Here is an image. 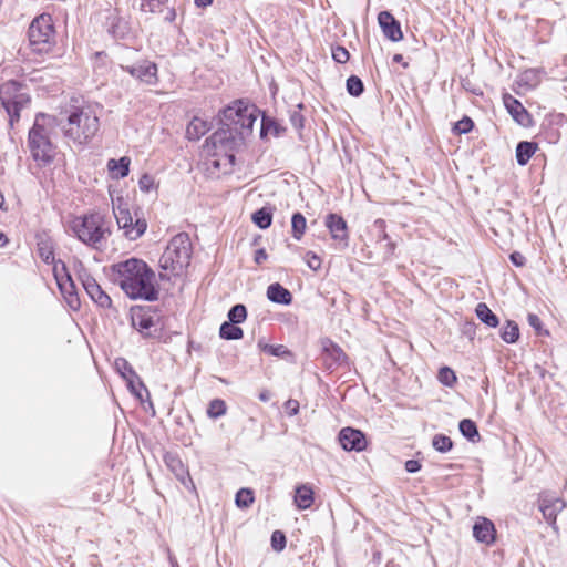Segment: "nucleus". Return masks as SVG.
<instances>
[{
	"label": "nucleus",
	"instance_id": "nucleus-61",
	"mask_svg": "<svg viewBox=\"0 0 567 567\" xmlns=\"http://www.w3.org/2000/svg\"><path fill=\"white\" fill-rule=\"evenodd\" d=\"M259 400L262 401V402H268L271 398V394L268 390H262L259 395H258Z\"/></svg>",
	"mask_w": 567,
	"mask_h": 567
},
{
	"label": "nucleus",
	"instance_id": "nucleus-58",
	"mask_svg": "<svg viewBox=\"0 0 567 567\" xmlns=\"http://www.w3.org/2000/svg\"><path fill=\"white\" fill-rule=\"evenodd\" d=\"M395 247H396L395 243L388 240V243L385 245V251H384L385 260L390 259L393 256Z\"/></svg>",
	"mask_w": 567,
	"mask_h": 567
},
{
	"label": "nucleus",
	"instance_id": "nucleus-16",
	"mask_svg": "<svg viewBox=\"0 0 567 567\" xmlns=\"http://www.w3.org/2000/svg\"><path fill=\"white\" fill-rule=\"evenodd\" d=\"M504 106L512 115L515 122L524 127H529L533 124V118L523 104L508 93L503 95Z\"/></svg>",
	"mask_w": 567,
	"mask_h": 567
},
{
	"label": "nucleus",
	"instance_id": "nucleus-12",
	"mask_svg": "<svg viewBox=\"0 0 567 567\" xmlns=\"http://www.w3.org/2000/svg\"><path fill=\"white\" fill-rule=\"evenodd\" d=\"M340 445L344 451L362 452L367 449L368 441L364 433L358 429L343 427L338 435Z\"/></svg>",
	"mask_w": 567,
	"mask_h": 567
},
{
	"label": "nucleus",
	"instance_id": "nucleus-13",
	"mask_svg": "<svg viewBox=\"0 0 567 567\" xmlns=\"http://www.w3.org/2000/svg\"><path fill=\"white\" fill-rule=\"evenodd\" d=\"M324 225L329 229L332 239L338 241L342 248H347L349 245V233L344 218L338 214L330 213L326 216Z\"/></svg>",
	"mask_w": 567,
	"mask_h": 567
},
{
	"label": "nucleus",
	"instance_id": "nucleus-30",
	"mask_svg": "<svg viewBox=\"0 0 567 567\" xmlns=\"http://www.w3.org/2000/svg\"><path fill=\"white\" fill-rule=\"evenodd\" d=\"M476 317L487 327L496 328L499 324L497 316L484 302H480L475 309Z\"/></svg>",
	"mask_w": 567,
	"mask_h": 567
},
{
	"label": "nucleus",
	"instance_id": "nucleus-4",
	"mask_svg": "<svg viewBox=\"0 0 567 567\" xmlns=\"http://www.w3.org/2000/svg\"><path fill=\"white\" fill-rule=\"evenodd\" d=\"M192 243L186 233L174 236L159 258V267L172 275H179L189 265Z\"/></svg>",
	"mask_w": 567,
	"mask_h": 567
},
{
	"label": "nucleus",
	"instance_id": "nucleus-15",
	"mask_svg": "<svg viewBox=\"0 0 567 567\" xmlns=\"http://www.w3.org/2000/svg\"><path fill=\"white\" fill-rule=\"evenodd\" d=\"M538 503L539 511L550 525L556 523L557 514L566 506V503L561 498L555 497L545 492L539 494Z\"/></svg>",
	"mask_w": 567,
	"mask_h": 567
},
{
	"label": "nucleus",
	"instance_id": "nucleus-14",
	"mask_svg": "<svg viewBox=\"0 0 567 567\" xmlns=\"http://www.w3.org/2000/svg\"><path fill=\"white\" fill-rule=\"evenodd\" d=\"M80 279L87 296L101 308H110L112 300L110 296L102 290L96 280L89 274L80 275Z\"/></svg>",
	"mask_w": 567,
	"mask_h": 567
},
{
	"label": "nucleus",
	"instance_id": "nucleus-51",
	"mask_svg": "<svg viewBox=\"0 0 567 567\" xmlns=\"http://www.w3.org/2000/svg\"><path fill=\"white\" fill-rule=\"evenodd\" d=\"M290 122L296 130H302L305 126V118L299 111L291 112Z\"/></svg>",
	"mask_w": 567,
	"mask_h": 567
},
{
	"label": "nucleus",
	"instance_id": "nucleus-42",
	"mask_svg": "<svg viewBox=\"0 0 567 567\" xmlns=\"http://www.w3.org/2000/svg\"><path fill=\"white\" fill-rule=\"evenodd\" d=\"M347 92L358 97L364 92V84L362 80L357 75H350L346 82Z\"/></svg>",
	"mask_w": 567,
	"mask_h": 567
},
{
	"label": "nucleus",
	"instance_id": "nucleus-23",
	"mask_svg": "<svg viewBox=\"0 0 567 567\" xmlns=\"http://www.w3.org/2000/svg\"><path fill=\"white\" fill-rule=\"evenodd\" d=\"M543 73L542 69H527L518 75L516 83L525 91L534 90L542 82Z\"/></svg>",
	"mask_w": 567,
	"mask_h": 567
},
{
	"label": "nucleus",
	"instance_id": "nucleus-44",
	"mask_svg": "<svg viewBox=\"0 0 567 567\" xmlns=\"http://www.w3.org/2000/svg\"><path fill=\"white\" fill-rule=\"evenodd\" d=\"M432 446L440 453H446L452 450L453 441L444 434H435L432 440Z\"/></svg>",
	"mask_w": 567,
	"mask_h": 567
},
{
	"label": "nucleus",
	"instance_id": "nucleus-31",
	"mask_svg": "<svg viewBox=\"0 0 567 567\" xmlns=\"http://www.w3.org/2000/svg\"><path fill=\"white\" fill-rule=\"evenodd\" d=\"M130 158L121 157L120 159H110L107 168L114 174L116 178H124L130 173Z\"/></svg>",
	"mask_w": 567,
	"mask_h": 567
},
{
	"label": "nucleus",
	"instance_id": "nucleus-47",
	"mask_svg": "<svg viewBox=\"0 0 567 567\" xmlns=\"http://www.w3.org/2000/svg\"><path fill=\"white\" fill-rule=\"evenodd\" d=\"M271 547L276 551H282L287 544L286 535L281 530H275L271 534Z\"/></svg>",
	"mask_w": 567,
	"mask_h": 567
},
{
	"label": "nucleus",
	"instance_id": "nucleus-25",
	"mask_svg": "<svg viewBox=\"0 0 567 567\" xmlns=\"http://www.w3.org/2000/svg\"><path fill=\"white\" fill-rule=\"evenodd\" d=\"M267 298L274 302L288 306L292 302L291 292L279 282H275L267 288Z\"/></svg>",
	"mask_w": 567,
	"mask_h": 567
},
{
	"label": "nucleus",
	"instance_id": "nucleus-50",
	"mask_svg": "<svg viewBox=\"0 0 567 567\" xmlns=\"http://www.w3.org/2000/svg\"><path fill=\"white\" fill-rule=\"evenodd\" d=\"M138 187L142 192L148 193L154 187V178L148 174L142 175Z\"/></svg>",
	"mask_w": 567,
	"mask_h": 567
},
{
	"label": "nucleus",
	"instance_id": "nucleus-35",
	"mask_svg": "<svg viewBox=\"0 0 567 567\" xmlns=\"http://www.w3.org/2000/svg\"><path fill=\"white\" fill-rule=\"evenodd\" d=\"M251 219L260 229H267L272 223V209L270 207H261L252 214Z\"/></svg>",
	"mask_w": 567,
	"mask_h": 567
},
{
	"label": "nucleus",
	"instance_id": "nucleus-18",
	"mask_svg": "<svg viewBox=\"0 0 567 567\" xmlns=\"http://www.w3.org/2000/svg\"><path fill=\"white\" fill-rule=\"evenodd\" d=\"M132 326L144 337L154 338L155 334L152 332V328L155 326L154 316L150 310L140 308L132 312Z\"/></svg>",
	"mask_w": 567,
	"mask_h": 567
},
{
	"label": "nucleus",
	"instance_id": "nucleus-9",
	"mask_svg": "<svg viewBox=\"0 0 567 567\" xmlns=\"http://www.w3.org/2000/svg\"><path fill=\"white\" fill-rule=\"evenodd\" d=\"M40 118L44 120V114H39L31 130L29 131L28 144L34 161L42 164H49L54 157V146L50 141L44 125L40 124Z\"/></svg>",
	"mask_w": 567,
	"mask_h": 567
},
{
	"label": "nucleus",
	"instance_id": "nucleus-27",
	"mask_svg": "<svg viewBox=\"0 0 567 567\" xmlns=\"http://www.w3.org/2000/svg\"><path fill=\"white\" fill-rule=\"evenodd\" d=\"M537 150L535 142L522 141L516 146V161L520 166L526 165Z\"/></svg>",
	"mask_w": 567,
	"mask_h": 567
},
{
	"label": "nucleus",
	"instance_id": "nucleus-40",
	"mask_svg": "<svg viewBox=\"0 0 567 567\" xmlns=\"http://www.w3.org/2000/svg\"><path fill=\"white\" fill-rule=\"evenodd\" d=\"M306 225H307L306 218L301 213L297 212L292 215L291 231H292V237L295 239H297V240L301 239V237L303 236L305 230H306Z\"/></svg>",
	"mask_w": 567,
	"mask_h": 567
},
{
	"label": "nucleus",
	"instance_id": "nucleus-17",
	"mask_svg": "<svg viewBox=\"0 0 567 567\" xmlns=\"http://www.w3.org/2000/svg\"><path fill=\"white\" fill-rule=\"evenodd\" d=\"M378 22L384 37L388 38L389 40L398 42L403 39L401 24L391 12L381 11L378 14Z\"/></svg>",
	"mask_w": 567,
	"mask_h": 567
},
{
	"label": "nucleus",
	"instance_id": "nucleus-52",
	"mask_svg": "<svg viewBox=\"0 0 567 567\" xmlns=\"http://www.w3.org/2000/svg\"><path fill=\"white\" fill-rule=\"evenodd\" d=\"M285 409H286L288 415L293 416V415L298 414V412H299V402L297 400L289 399L285 403Z\"/></svg>",
	"mask_w": 567,
	"mask_h": 567
},
{
	"label": "nucleus",
	"instance_id": "nucleus-34",
	"mask_svg": "<svg viewBox=\"0 0 567 567\" xmlns=\"http://www.w3.org/2000/svg\"><path fill=\"white\" fill-rule=\"evenodd\" d=\"M458 429H460V432L462 433V435L464 437H466L468 441H471L473 443L480 441L481 436L478 433L477 425L471 419H463L458 423Z\"/></svg>",
	"mask_w": 567,
	"mask_h": 567
},
{
	"label": "nucleus",
	"instance_id": "nucleus-6",
	"mask_svg": "<svg viewBox=\"0 0 567 567\" xmlns=\"http://www.w3.org/2000/svg\"><path fill=\"white\" fill-rule=\"evenodd\" d=\"M112 207L118 229L128 240H136L145 234L147 221L138 209L132 214L127 200L122 196L112 199Z\"/></svg>",
	"mask_w": 567,
	"mask_h": 567
},
{
	"label": "nucleus",
	"instance_id": "nucleus-10",
	"mask_svg": "<svg viewBox=\"0 0 567 567\" xmlns=\"http://www.w3.org/2000/svg\"><path fill=\"white\" fill-rule=\"evenodd\" d=\"M59 264H61V271L63 274L60 272V270L58 268V264H55L54 268H53V272H54V277H55L58 287H59L62 296L64 297L68 306L72 310H79L81 302H80V299H79V296L76 292L75 284L72 280L70 274L68 272L65 264L62 262L61 260L59 261Z\"/></svg>",
	"mask_w": 567,
	"mask_h": 567
},
{
	"label": "nucleus",
	"instance_id": "nucleus-49",
	"mask_svg": "<svg viewBox=\"0 0 567 567\" xmlns=\"http://www.w3.org/2000/svg\"><path fill=\"white\" fill-rule=\"evenodd\" d=\"M332 59L340 64H343L349 61L350 53L349 51L341 45H337L332 48Z\"/></svg>",
	"mask_w": 567,
	"mask_h": 567
},
{
	"label": "nucleus",
	"instance_id": "nucleus-39",
	"mask_svg": "<svg viewBox=\"0 0 567 567\" xmlns=\"http://www.w3.org/2000/svg\"><path fill=\"white\" fill-rule=\"evenodd\" d=\"M258 347L261 351L279 358L290 357V350L284 344H268L262 342L261 340L258 342Z\"/></svg>",
	"mask_w": 567,
	"mask_h": 567
},
{
	"label": "nucleus",
	"instance_id": "nucleus-33",
	"mask_svg": "<svg viewBox=\"0 0 567 567\" xmlns=\"http://www.w3.org/2000/svg\"><path fill=\"white\" fill-rule=\"evenodd\" d=\"M126 385L131 393L141 402L150 400V392L145 384L143 383V381L141 380L140 375H137L136 379H128V381H126Z\"/></svg>",
	"mask_w": 567,
	"mask_h": 567
},
{
	"label": "nucleus",
	"instance_id": "nucleus-29",
	"mask_svg": "<svg viewBox=\"0 0 567 567\" xmlns=\"http://www.w3.org/2000/svg\"><path fill=\"white\" fill-rule=\"evenodd\" d=\"M313 503V491L307 485H300L296 488L295 504L299 509H307Z\"/></svg>",
	"mask_w": 567,
	"mask_h": 567
},
{
	"label": "nucleus",
	"instance_id": "nucleus-53",
	"mask_svg": "<svg viewBox=\"0 0 567 567\" xmlns=\"http://www.w3.org/2000/svg\"><path fill=\"white\" fill-rule=\"evenodd\" d=\"M527 321L529 326L533 327L538 334H542V321L537 315L528 313Z\"/></svg>",
	"mask_w": 567,
	"mask_h": 567
},
{
	"label": "nucleus",
	"instance_id": "nucleus-63",
	"mask_svg": "<svg viewBox=\"0 0 567 567\" xmlns=\"http://www.w3.org/2000/svg\"><path fill=\"white\" fill-rule=\"evenodd\" d=\"M8 243V237L6 234L0 233V247H3Z\"/></svg>",
	"mask_w": 567,
	"mask_h": 567
},
{
	"label": "nucleus",
	"instance_id": "nucleus-37",
	"mask_svg": "<svg viewBox=\"0 0 567 567\" xmlns=\"http://www.w3.org/2000/svg\"><path fill=\"white\" fill-rule=\"evenodd\" d=\"M501 338L506 343H515L519 338L518 324L513 320H507L501 330Z\"/></svg>",
	"mask_w": 567,
	"mask_h": 567
},
{
	"label": "nucleus",
	"instance_id": "nucleus-62",
	"mask_svg": "<svg viewBox=\"0 0 567 567\" xmlns=\"http://www.w3.org/2000/svg\"><path fill=\"white\" fill-rule=\"evenodd\" d=\"M213 0H195L197 7H207Z\"/></svg>",
	"mask_w": 567,
	"mask_h": 567
},
{
	"label": "nucleus",
	"instance_id": "nucleus-7",
	"mask_svg": "<svg viewBox=\"0 0 567 567\" xmlns=\"http://www.w3.org/2000/svg\"><path fill=\"white\" fill-rule=\"evenodd\" d=\"M258 110L243 101H236L223 110L221 125L231 126L237 135L244 136L251 132L257 120Z\"/></svg>",
	"mask_w": 567,
	"mask_h": 567
},
{
	"label": "nucleus",
	"instance_id": "nucleus-45",
	"mask_svg": "<svg viewBox=\"0 0 567 567\" xmlns=\"http://www.w3.org/2000/svg\"><path fill=\"white\" fill-rule=\"evenodd\" d=\"M254 494L249 488H241L236 493L235 502L240 508H247L254 503Z\"/></svg>",
	"mask_w": 567,
	"mask_h": 567
},
{
	"label": "nucleus",
	"instance_id": "nucleus-20",
	"mask_svg": "<svg viewBox=\"0 0 567 567\" xmlns=\"http://www.w3.org/2000/svg\"><path fill=\"white\" fill-rule=\"evenodd\" d=\"M473 536L480 543L491 545L495 542L496 529L487 518H480L473 526Z\"/></svg>",
	"mask_w": 567,
	"mask_h": 567
},
{
	"label": "nucleus",
	"instance_id": "nucleus-21",
	"mask_svg": "<svg viewBox=\"0 0 567 567\" xmlns=\"http://www.w3.org/2000/svg\"><path fill=\"white\" fill-rule=\"evenodd\" d=\"M165 463L169 467V470L174 473L176 478L185 486L194 488L193 480L189 475L188 470L185 467L181 458L173 454L165 455Z\"/></svg>",
	"mask_w": 567,
	"mask_h": 567
},
{
	"label": "nucleus",
	"instance_id": "nucleus-38",
	"mask_svg": "<svg viewBox=\"0 0 567 567\" xmlns=\"http://www.w3.org/2000/svg\"><path fill=\"white\" fill-rule=\"evenodd\" d=\"M114 367L116 371L120 373V375L125 380V382L132 378L136 379V377L138 375L131 365V363L125 358L115 359Z\"/></svg>",
	"mask_w": 567,
	"mask_h": 567
},
{
	"label": "nucleus",
	"instance_id": "nucleus-55",
	"mask_svg": "<svg viewBox=\"0 0 567 567\" xmlns=\"http://www.w3.org/2000/svg\"><path fill=\"white\" fill-rule=\"evenodd\" d=\"M509 259L516 267H523L526 262V258L518 251L512 252Z\"/></svg>",
	"mask_w": 567,
	"mask_h": 567
},
{
	"label": "nucleus",
	"instance_id": "nucleus-59",
	"mask_svg": "<svg viewBox=\"0 0 567 567\" xmlns=\"http://www.w3.org/2000/svg\"><path fill=\"white\" fill-rule=\"evenodd\" d=\"M268 258V255L264 248L257 249L255 252V262L260 265Z\"/></svg>",
	"mask_w": 567,
	"mask_h": 567
},
{
	"label": "nucleus",
	"instance_id": "nucleus-1",
	"mask_svg": "<svg viewBox=\"0 0 567 567\" xmlns=\"http://www.w3.org/2000/svg\"><path fill=\"white\" fill-rule=\"evenodd\" d=\"M113 280L131 299L155 301L158 299V287L154 270L142 259L128 258L112 265Z\"/></svg>",
	"mask_w": 567,
	"mask_h": 567
},
{
	"label": "nucleus",
	"instance_id": "nucleus-19",
	"mask_svg": "<svg viewBox=\"0 0 567 567\" xmlns=\"http://www.w3.org/2000/svg\"><path fill=\"white\" fill-rule=\"evenodd\" d=\"M322 350L324 364L328 369H334L347 359L343 350L330 339L322 340Z\"/></svg>",
	"mask_w": 567,
	"mask_h": 567
},
{
	"label": "nucleus",
	"instance_id": "nucleus-60",
	"mask_svg": "<svg viewBox=\"0 0 567 567\" xmlns=\"http://www.w3.org/2000/svg\"><path fill=\"white\" fill-rule=\"evenodd\" d=\"M393 62L395 63H401L403 65V68H408L409 66V63L408 62H404V58L402 54H394L393 58H392Z\"/></svg>",
	"mask_w": 567,
	"mask_h": 567
},
{
	"label": "nucleus",
	"instance_id": "nucleus-24",
	"mask_svg": "<svg viewBox=\"0 0 567 567\" xmlns=\"http://www.w3.org/2000/svg\"><path fill=\"white\" fill-rule=\"evenodd\" d=\"M109 33L115 39H125L130 34V24L128 21L120 17L117 14H113L109 17Z\"/></svg>",
	"mask_w": 567,
	"mask_h": 567
},
{
	"label": "nucleus",
	"instance_id": "nucleus-5",
	"mask_svg": "<svg viewBox=\"0 0 567 567\" xmlns=\"http://www.w3.org/2000/svg\"><path fill=\"white\" fill-rule=\"evenodd\" d=\"M28 38L33 52H51L56 44V32L51 14L41 13L35 17L29 25Z\"/></svg>",
	"mask_w": 567,
	"mask_h": 567
},
{
	"label": "nucleus",
	"instance_id": "nucleus-28",
	"mask_svg": "<svg viewBox=\"0 0 567 567\" xmlns=\"http://www.w3.org/2000/svg\"><path fill=\"white\" fill-rule=\"evenodd\" d=\"M285 131L286 128L276 118L262 115L260 130L261 138L269 134L279 137Z\"/></svg>",
	"mask_w": 567,
	"mask_h": 567
},
{
	"label": "nucleus",
	"instance_id": "nucleus-43",
	"mask_svg": "<svg viewBox=\"0 0 567 567\" xmlns=\"http://www.w3.org/2000/svg\"><path fill=\"white\" fill-rule=\"evenodd\" d=\"M247 318V309L244 305L237 303L230 308L228 311V321L231 323L239 324L244 322Z\"/></svg>",
	"mask_w": 567,
	"mask_h": 567
},
{
	"label": "nucleus",
	"instance_id": "nucleus-22",
	"mask_svg": "<svg viewBox=\"0 0 567 567\" xmlns=\"http://www.w3.org/2000/svg\"><path fill=\"white\" fill-rule=\"evenodd\" d=\"M236 136L237 134L233 131L231 126L223 125L206 140V144L212 145L214 148L227 147L234 142Z\"/></svg>",
	"mask_w": 567,
	"mask_h": 567
},
{
	"label": "nucleus",
	"instance_id": "nucleus-11",
	"mask_svg": "<svg viewBox=\"0 0 567 567\" xmlns=\"http://www.w3.org/2000/svg\"><path fill=\"white\" fill-rule=\"evenodd\" d=\"M122 69L146 85H156L158 82V70L154 62L142 60L132 65H122Z\"/></svg>",
	"mask_w": 567,
	"mask_h": 567
},
{
	"label": "nucleus",
	"instance_id": "nucleus-46",
	"mask_svg": "<svg viewBox=\"0 0 567 567\" xmlns=\"http://www.w3.org/2000/svg\"><path fill=\"white\" fill-rule=\"evenodd\" d=\"M437 379L443 385L450 388L453 386L457 381L455 372L449 367H442L439 370Z\"/></svg>",
	"mask_w": 567,
	"mask_h": 567
},
{
	"label": "nucleus",
	"instance_id": "nucleus-32",
	"mask_svg": "<svg viewBox=\"0 0 567 567\" xmlns=\"http://www.w3.org/2000/svg\"><path fill=\"white\" fill-rule=\"evenodd\" d=\"M38 254L41 260L48 265L54 264V249L52 241L48 238H40L38 240Z\"/></svg>",
	"mask_w": 567,
	"mask_h": 567
},
{
	"label": "nucleus",
	"instance_id": "nucleus-41",
	"mask_svg": "<svg viewBox=\"0 0 567 567\" xmlns=\"http://www.w3.org/2000/svg\"><path fill=\"white\" fill-rule=\"evenodd\" d=\"M227 405L221 399H214L209 402L207 408V415L210 419H218L226 414Z\"/></svg>",
	"mask_w": 567,
	"mask_h": 567
},
{
	"label": "nucleus",
	"instance_id": "nucleus-64",
	"mask_svg": "<svg viewBox=\"0 0 567 567\" xmlns=\"http://www.w3.org/2000/svg\"><path fill=\"white\" fill-rule=\"evenodd\" d=\"M168 559H169L171 567H179V565H178V563H177L175 557L169 556Z\"/></svg>",
	"mask_w": 567,
	"mask_h": 567
},
{
	"label": "nucleus",
	"instance_id": "nucleus-26",
	"mask_svg": "<svg viewBox=\"0 0 567 567\" xmlns=\"http://www.w3.org/2000/svg\"><path fill=\"white\" fill-rule=\"evenodd\" d=\"M209 131V125L206 121L194 117L186 127V137L190 141H198Z\"/></svg>",
	"mask_w": 567,
	"mask_h": 567
},
{
	"label": "nucleus",
	"instance_id": "nucleus-56",
	"mask_svg": "<svg viewBox=\"0 0 567 567\" xmlns=\"http://www.w3.org/2000/svg\"><path fill=\"white\" fill-rule=\"evenodd\" d=\"M374 226L380 228V230H381L380 235L378 236L379 241L380 240H386V241L390 240L389 235L384 230L385 221L383 219H377L374 221Z\"/></svg>",
	"mask_w": 567,
	"mask_h": 567
},
{
	"label": "nucleus",
	"instance_id": "nucleus-8",
	"mask_svg": "<svg viewBox=\"0 0 567 567\" xmlns=\"http://www.w3.org/2000/svg\"><path fill=\"white\" fill-rule=\"evenodd\" d=\"M0 102L9 116L10 125L13 126L20 118V111L30 104L31 99L24 85L11 80L0 86Z\"/></svg>",
	"mask_w": 567,
	"mask_h": 567
},
{
	"label": "nucleus",
	"instance_id": "nucleus-54",
	"mask_svg": "<svg viewBox=\"0 0 567 567\" xmlns=\"http://www.w3.org/2000/svg\"><path fill=\"white\" fill-rule=\"evenodd\" d=\"M421 467V463L417 460H408L404 464V468L409 473H416Z\"/></svg>",
	"mask_w": 567,
	"mask_h": 567
},
{
	"label": "nucleus",
	"instance_id": "nucleus-2",
	"mask_svg": "<svg viewBox=\"0 0 567 567\" xmlns=\"http://www.w3.org/2000/svg\"><path fill=\"white\" fill-rule=\"evenodd\" d=\"M58 125L65 138L84 145L99 132L100 120L93 105L81 97L73 96L61 113Z\"/></svg>",
	"mask_w": 567,
	"mask_h": 567
},
{
	"label": "nucleus",
	"instance_id": "nucleus-48",
	"mask_svg": "<svg viewBox=\"0 0 567 567\" xmlns=\"http://www.w3.org/2000/svg\"><path fill=\"white\" fill-rule=\"evenodd\" d=\"M473 126V121L468 116H464L454 124L453 131L457 134H466L472 131Z\"/></svg>",
	"mask_w": 567,
	"mask_h": 567
},
{
	"label": "nucleus",
	"instance_id": "nucleus-36",
	"mask_svg": "<svg viewBox=\"0 0 567 567\" xmlns=\"http://www.w3.org/2000/svg\"><path fill=\"white\" fill-rule=\"evenodd\" d=\"M219 336L225 340H239L243 338L244 331L236 323L224 322L219 328Z\"/></svg>",
	"mask_w": 567,
	"mask_h": 567
},
{
	"label": "nucleus",
	"instance_id": "nucleus-57",
	"mask_svg": "<svg viewBox=\"0 0 567 567\" xmlns=\"http://www.w3.org/2000/svg\"><path fill=\"white\" fill-rule=\"evenodd\" d=\"M307 256H310V259L308 260V266L317 270L321 266V259L313 252H308Z\"/></svg>",
	"mask_w": 567,
	"mask_h": 567
},
{
	"label": "nucleus",
	"instance_id": "nucleus-3",
	"mask_svg": "<svg viewBox=\"0 0 567 567\" xmlns=\"http://www.w3.org/2000/svg\"><path fill=\"white\" fill-rule=\"evenodd\" d=\"M69 228L80 241L93 248H99L111 235L110 228L104 226V217L99 213L72 218Z\"/></svg>",
	"mask_w": 567,
	"mask_h": 567
}]
</instances>
